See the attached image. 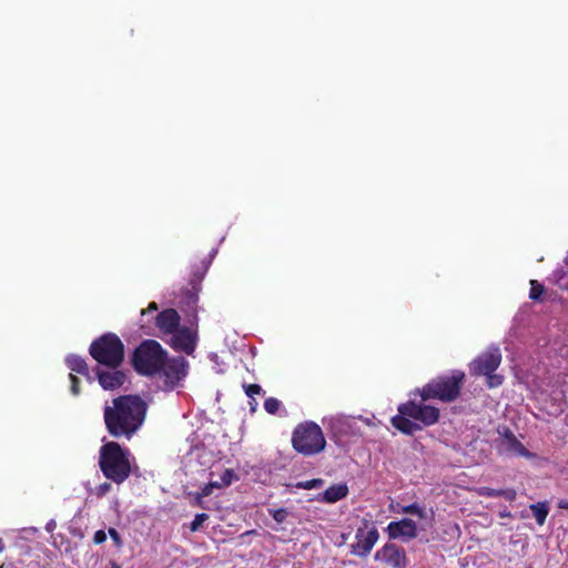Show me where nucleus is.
Wrapping results in <instances>:
<instances>
[{
  "mask_svg": "<svg viewBox=\"0 0 568 568\" xmlns=\"http://www.w3.org/2000/svg\"><path fill=\"white\" fill-rule=\"evenodd\" d=\"M148 404L138 395H123L104 407V423L113 437L130 438L142 426Z\"/></svg>",
  "mask_w": 568,
  "mask_h": 568,
  "instance_id": "obj_1",
  "label": "nucleus"
},
{
  "mask_svg": "<svg viewBox=\"0 0 568 568\" xmlns=\"http://www.w3.org/2000/svg\"><path fill=\"white\" fill-rule=\"evenodd\" d=\"M99 466L108 479L121 484L131 473L129 452L120 444L109 442L100 448Z\"/></svg>",
  "mask_w": 568,
  "mask_h": 568,
  "instance_id": "obj_2",
  "label": "nucleus"
},
{
  "mask_svg": "<svg viewBox=\"0 0 568 568\" xmlns=\"http://www.w3.org/2000/svg\"><path fill=\"white\" fill-rule=\"evenodd\" d=\"M166 353L153 339L144 341L135 348L132 364L135 371L143 375H153L164 365Z\"/></svg>",
  "mask_w": 568,
  "mask_h": 568,
  "instance_id": "obj_3",
  "label": "nucleus"
},
{
  "mask_svg": "<svg viewBox=\"0 0 568 568\" xmlns=\"http://www.w3.org/2000/svg\"><path fill=\"white\" fill-rule=\"evenodd\" d=\"M91 356L100 364L118 368L124 359V346L114 334H106L90 346Z\"/></svg>",
  "mask_w": 568,
  "mask_h": 568,
  "instance_id": "obj_4",
  "label": "nucleus"
},
{
  "mask_svg": "<svg viewBox=\"0 0 568 568\" xmlns=\"http://www.w3.org/2000/svg\"><path fill=\"white\" fill-rule=\"evenodd\" d=\"M292 443L293 447L304 455L320 453L326 444L322 429L314 423L300 425L293 434Z\"/></svg>",
  "mask_w": 568,
  "mask_h": 568,
  "instance_id": "obj_5",
  "label": "nucleus"
},
{
  "mask_svg": "<svg viewBox=\"0 0 568 568\" xmlns=\"http://www.w3.org/2000/svg\"><path fill=\"white\" fill-rule=\"evenodd\" d=\"M464 373L450 377H440L428 383L420 390L423 400L438 398L443 402H453L460 393V384L464 379Z\"/></svg>",
  "mask_w": 568,
  "mask_h": 568,
  "instance_id": "obj_6",
  "label": "nucleus"
},
{
  "mask_svg": "<svg viewBox=\"0 0 568 568\" xmlns=\"http://www.w3.org/2000/svg\"><path fill=\"white\" fill-rule=\"evenodd\" d=\"M186 362L184 357L179 356L170 361L164 359V365L158 373L159 385L163 390L173 389L178 383L186 375Z\"/></svg>",
  "mask_w": 568,
  "mask_h": 568,
  "instance_id": "obj_7",
  "label": "nucleus"
},
{
  "mask_svg": "<svg viewBox=\"0 0 568 568\" xmlns=\"http://www.w3.org/2000/svg\"><path fill=\"white\" fill-rule=\"evenodd\" d=\"M402 415H407L409 418L422 422L425 426L435 424L439 418L438 408L429 405L416 404L408 402L398 408Z\"/></svg>",
  "mask_w": 568,
  "mask_h": 568,
  "instance_id": "obj_8",
  "label": "nucleus"
},
{
  "mask_svg": "<svg viewBox=\"0 0 568 568\" xmlns=\"http://www.w3.org/2000/svg\"><path fill=\"white\" fill-rule=\"evenodd\" d=\"M501 362V354L498 347H490L470 364L473 375H485L494 373Z\"/></svg>",
  "mask_w": 568,
  "mask_h": 568,
  "instance_id": "obj_9",
  "label": "nucleus"
},
{
  "mask_svg": "<svg viewBox=\"0 0 568 568\" xmlns=\"http://www.w3.org/2000/svg\"><path fill=\"white\" fill-rule=\"evenodd\" d=\"M378 539V531L376 528H371L365 531V528H358L356 531V542L352 545V554L366 557L373 549Z\"/></svg>",
  "mask_w": 568,
  "mask_h": 568,
  "instance_id": "obj_10",
  "label": "nucleus"
},
{
  "mask_svg": "<svg viewBox=\"0 0 568 568\" xmlns=\"http://www.w3.org/2000/svg\"><path fill=\"white\" fill-rule=\"evenodd\" d=\"M375 559L383 561L393 568L406 567L405 551L395 544H386L382 549L376 551Z\"/></svg>",
  "mask_w": 568,
  "mask_h": 568,
  "instance_id": "obj_11",
  "label": "nucleus"
},
{
  "mask_svg": "<svg viewBox=\"0 0 568 568\" xmlns=\"http://www.w3.org/2000/svg\"><path fill=\"white\" fill-rule=\"evenodd\" d=\"M95 373L99 384L104 389L113 390L120 388L126 381V375L116 368L106 366L105 368L97 367Z\"/></svg>",
  "mask_w": 568,
  "mask_h": 568,
  "instance_id": "obj_12",
  "label": "nucleus"
},
{
  "mask_svg": "<svg viewBox=\"0 0 568 568\" xmlns=\"http://www.w3.org/2000/svg\"><path fill=\"white\" fill-rule=\"evenodd\" d=\"M499 434L503 436L498 445L500 453L518 456H526L528 454L525 446L516 438L510 429L505 428L504 432H499Z\"/></svg>",
  "mask_w": 568,
  "mask_h": 568,
  "instance_id": "obj_13",
  "label": "nucleus"
},
{
  "mask_svg": "<svg viewBox=\"0 0 568 568\" xmlns=\"http://www.w3.org/2000/svg\"><path fill=\"white\" fill-rule=\"evenodd\" d=\"M172 346L175 349L192 354L195 348V334L187 327L176 329L172 333Z\"/></svg>",
  "mask_w": 568,
  "mask_h": 568,
  "instance_id": "obj_14",
  "label": "nucleus"
},
{
  "mask_svg": "<svg viewBox=\"0 0 568 568\" xmlns=\"http://www.w3.org/2000/svg\"><path fill=\"white\" fill-rule=\"evenodd\" d=\"M387 531L389 537L394 539L399 537L412 539L416 537V524L414 520L405 518L400 521L390 523Z\"/></svg>",
  "mask_w": 568,
  "mask_h": 568,
  "instance_id": "obj_15",
  "label": "nucleus"
},
{
  "mask_svg": "<svg viewBox=\"0 0 568 568\" xmlns=\"http://www.w3.org/2000/svg\"><path fill=\"white\" fill-rule=\"evenodd\" d=\"M180 324V315L173 308L162 311L156 315V326L164 333L172 334Z\"/></svg>",
  "mask_w": 568,
  "mask_h": 568,
  "instance_id": "obj_16",
  "label": "nucleus"
},
{
  "mask_svg": "<svg viewBox=\"0 0 568 568\" xmlns=\"http://www.w3.org/2000/svg\"><path fill=\"white\" fill-rule=\"evenodd\" d=\"M407 415L395 416L392 418V425L404 434L413 435L415 432L420 430L422 427L407 418Z\"/></svg>",
  "mask_w": 568,
  "mask_h": 568,
  "instance_id": "obj_17",
  "label": "nucleus"
},
{
  "mask_svg": "<svg viewBox=\"0 0 568 568\" xmlns=\"http://www.w3.org/2000/svg\"><path fill=\"white\" fill-rule=\"evenodd\" d=\"M348 488L345 484L333 485L323 493V500L326 503H336L346 497Z\"/></svg>",
  "mask_w": 568,
  "mask_h": 568,
  "instance_id": "obj_18",
  "label": "nucleus"
},
{
  "mask_svg": "<svg viewBox=\"0 0 568 568\" xmlns=\"http://www.w3.org/2000/svg\"><path fill=\"white\" fill-rule=\"evenodd\" d=\"M67 364H68L69 368L73 372H77L82 375L89 374L88 365H87L85 361L80 356H77V355L69 356L67 358Z\"/></svg>",
  "mask_w": 568,
  "mask_h": 568,
  "instance_id": "obj_19",
  "label": "nucleus"
},
{
  "mask_svg": "<svg viewBox=\"0 0 568 568\" xmlns=\"http://www.w3.org/2000/svg\"><path fill=\"white\" fill-rule=\"evenodd\" d=\"M530 510L532 511L535 518H536V521L539 524V525H544L545 524V520H546V517L548 515V506L546 503H537V504H532L530 505Z\"/></svg>",
  "mask_w": 568,
  "mask_h": 568,
  "instance_id": "obj_20",
  "label": "nucleus"
},
{
  "mask_svg": "<svg viewBox=\"0 0 568 568\" xmlns=\"http://www.w3.org/2000/svg\"><path fill=\"white\" fill-rule=\"evenodd\" d=\"M192 284V290L190 288H184L182 291V294H183V300L184 302L187 304V305H191V304H194L195 301H196V294H197V291H199V287H197V284L192 281L191 282Z\"/></svg>",
  "mask_w": 568,
  "mask_h": 568,
  "instance_id": "obj_21",
  "label": "nucleus"
},
{
  "mask_svg": "<svg viewBox=\"0 0 568 568\" xmlns=\"http://www.w3.org/2000/svg\"><path fill=\"white\" fill-rule=\"evenodd\" d=\"M323 485H324L323 479L315 478V479H311V480H306V481H298L297 484H295V487L300 488V489H314V488H320Z\"/></svg>",
  "mask_w": 568,
  "mask_h": 568,
  "instance_id": "obj_22",
  "label": "nucleus"
},
{
  "mask_svg": "<svg viewBox=\"0 0 568 568\" xmlns=\"http://www.w3.org/2000/svg\"><path fill=\"white\" fill-rule=\"evenodd\" d=\"M530 293H529V297L531 300H539L541 294L544 293V286L541 284H539L537 281L535 280H531L530 281Z\"/></svg>",
  "mask_w": 568,
  "mask_h": 568,
  "instance_id": "obj_23",
  "label": "nucleus"
},
{
  "mask_svg": "<svg viewBox=\"0 0 568 568\" xmlns=\"http://www.w3.org/2000/svg\"><path fill=\"white\" fill-rule=\"evenodd\" d=\"M264 408L270 414H275L280 408V402L276 398L270 397L264 402Z\"/></svg>",
  "mask_w": 568,
  "mask_h": 568,
  "instance_id": "obj_24",
  "label": "nucleus"
},
{
  "mask_svg": "<svg viewBox=\"0 0 568 568\" xmlns=\"http://www.w3.org/2000/svg\"><path fill=\"white\" fill-rule=\"evenodd\" d=\"M207 518H209V515L204 514V513L195 515L194 520L191 523L190 529L192 531L199 530L200 527L203 525V523L205 520H207Z\"/></svg>",
  "mask_w": 568,
  "mask_h": 568,
  "instance_id": "obj_25",
  "label": "nucleus"
},
{
  "mask_svg": "<svg viewBox=\"0 0 568 568\" xmlns=\"http://www.w3.org/2000/svg\"><path fill=\"white\" fill-rule=\"evenodd\" d=\"M478 495L486 497H500L501 489H493L489 487H480L477 489Z\"/></svg>",
  "mask_w": 568,
  "mask_h": 568,
  "instance_id": "obj_26",
  "label": "nucleus"
},
{
  "mask_svg": "<svg viewBox=\"0 0 568 568\" xmlns=\"http://www.w3.org/2000/svg\"><path fill=\"white\" fill-rule=\"evenodd\" d=\"M403 511L406 514L417 515L420 518L425 517L424 509H422L417 504H412V505L404 507Z\"/></svg>",
  "mask_w": 568,
  "mask_h": 568,
  "instance_id": "obj_27",
  "label": "nucleus"
},
{
  "mask_svg": "<svg viewBox=\"0 0 568 568\" xmlns=\"http://www.w3.org/2000/svg\"><path fill=\"white\" fill-rule=\"evenodd\" d=\"M221 487H222L221 483H219V481H211V483L206 484L202 488L201 495L210 496L213 493L214 488H221Z\"/></svg>",
  "mask_w": 568,
  "mask_h": 568,
  "instance_id": "obj_28",
  "label": "nucleus"
},
{
  "mask_svg": "<svg viewBox=\"0 0 568 568\" xmlns=\"http://www.w3.org/2000/svg\"><path fill=\"white\" fill-rule=\"evenodd\" d=\"M272 517L277 523H283L287 517V511L284 508L276 509L272 513Z\"/></svg>",
  "mask_w": 568,
  "mask_h": 568,
  "instance_id": "obj_29",
  "label": "nucleus"
},
{
  "mask_svg": "<svg viewBox=\"0 0 568 568\" xmlns=\"http://www.w3.org/2000/svg\"><path fill=\"white\" fill-rule=\"evenodd\" d=\"M234 471L232 469H226L223 475L221 476L222 486H229L232 483V479L234 478Z\"/></svg>",
  "mask_w": 568,
  "mask_h": 568,
  "instance_id": "obj_30",
  "label": "nucleus"
},
{
  "mask_svg": "<svg viewBox=\"0 0 568 568\" xmlns=\"http://www.w3.org/2000/svg\"><path fill=\"white\" fill-rule=\"evenodd\" d=\"M262 392V388L257 384H250L245 386V393L248 397H253L255 394H260Z\"/></svg>",
  "mask_w": 568,
  "mask_h": 568,
  "instance_id": "obj_31",
  "label": "nucleus"
},
{
  "mask_svg": "<svg viewBox=\"0 0 568 568\" xmlns=\"http://www.w3.org/2000/svg\"><path fill=\"white\" fill-rule=\"evenodd\" d=\"M487 378H488V385H489L490 387L498 386V385H500V384H501V382H503L501 376H499V375H493V373H491V374H489V376H487Z\"/></svg>",
  "mask_w": 568,
  "mask_h": 568,
  "instance_id": "obj_32",
  "label": "nucleus"
},
{
  "mask_svg": "<svg viewBox=\"0 0 568 568\" xmlns=\"http://www.w3.org/2000/svg\"><path fill=\"white\" fill-rule=\"evenodd\" d=\"M70 379H71V392L74 395H78L80 393L79 378L77 376H74L73 374H70Z\"/></svg>",
  "mask_w": 568,
  "mask_h": 568,
  "instance_id": "obj_33",
  "label": "nucleus"
},
{
  "mask_svg": "<svg viewBox=\"0 0 568 568\" xmlns=\"http://www.w3.org/2000/svg\"><path fill=\"white\" fill-rule=\"evenodd\" d=\"M516 491L514 489H501V496L505 499L513 501L516 499Z\"/></svg>",
  "mask_w": 568,
  "mask_h": 568,
  "instance_id": "obj_34",
  "label": "nucleus"
},
{
  "mask_svg": "<svg viewBox=\"0 0 568 568\" xmlns=\"http://www.w3.org/2000/svg\"><path fill=\"white\" fill-rule=\"evenodd\" d=\"M106 539V535L103 530H98L95 534H94V542L95 544H102L104 540Z\"/></svg>",
  "mask_w": 568,
  "mask_h": 568,
  "instance_id": "obj_35",
  "label": "nucleus"
},
{
  "mask_svg": "<svg viewBox=\"0 0 568 568\" xmlns=\"http://www.w3.org/2000/svg\"><path fill=\"white\" fill-rule=\"evenodd\" d=\"M109 534L111 536V538L114 540V542L120 546L121 545V537H120V534L114 529V528H110L109 529Z\"/></svg>",
  "mask_w": 568,
  "mask_h": 568,
  "instance_id": "obj_36",
  "label": "nucleus"
},
{
  "mask_svg": "<svg viewBox=\"0 0 568 568\" xmlns=\"http://www.w3.org/2000/svg\"><path fill=\"white\" fill-rule=\"evenodd\" d=\"M110 488H111V485L108 483L100 485L98 488V495L103 496L104 494H106L110 490Z\"/></svg>",
  "mask_w": 568,
  "mask_h": 568,
  "instance_id": "obj_37",
  "label": "nucleus"
},
{
  "mask_svg": "<svg viewBox=\"0 0 568 568\" xmlns=\"http://www.w3.org/2000/svg\"><path fill=\"white\" fill-rule=\"evenodd\" d=\"M206 497V495H201L200 493L194 494V500L197 506H202V499Z\"/></svg>",
  "mask_w": 568,
  "mask_h": 568,
  "instance_id": "obj_38",
  "label": "nucleus"
},
{
  "mask_svg": "<svg viewBox=\"0 0 568 568\" xmlns=\"http://www.w3.org/2000/svg\"><path fill=\"white\" fill-rule=\"evenodd\" d=\"M558 508H560V509H568V500L567 499H560L558 501Z\"/></svg>",
  "mask_w": 568,
  "mask_h": 568,
  "instance_id": "obj_39",
  "label": "nucleus"
},
{
  "mask_svg": "<svg viewBox=\"0 0 568 568\" xmlns=\"http://www.w3.org/2000/svg\"><path fill=\"white\" fill-rule=\"evenodd\" d=\"M149 311H158V305L155 302L150 303Z\"/></svg>",
  "mask_w": 568,
  "mask_h": 568,
  "instance_id": "obj_40",
  "label": "nucleus"
},
{
  "mask_svg": "<svg viewBox=\"0 0 568 568\" xmlns=\"http://www.w3.org/2000/svg\"><path fill=\"white\" fill-rule=\"evenodd\" d=\"M4 549V545H3V541L2 539H0V552Z\"/></svg>",
  "mask_w": 568,
  "mask_h": 568,
  "instance_id": "obj_41",
  "label": "nucleus"
},
{
  "mask_svg": "<svg viewBox=\"0 0 568 568\" xmlns=\"http://www.w3.org/2000/svg\"><path fill=\"white\" fill-rule=\"evenodd\" d=\"M112 566V568H120L116 564H113Z\"/></svg>",
  "mask_w": 568,
  "mask_h": 568,
  "instance_id": "obj_42",
  "label": "nucleus"
}]
</instances>
